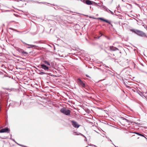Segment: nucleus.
I'll use <instances>...</instances> for the list:
<instances>
[{
  "instance_id": "2f4dec72",
  "label": "nucleus",
  "mask_w": 147,
  "mask_h": 147,
  "mask_svg": "<svg viewBox=\"0 0 147 147\" xmlns=\"http://www.w3.org/2000/svg\"><path fill=\"white\" fill-rule=\"evenodd\" d=\"M145 28L146 29V30L147 31V27H145Z\"/></svg>"
},
{
  "instance_id": "1a4fd4ad",
  "label": "nucleus",
  "mask_w": 147,
  "mask_h": 147,
  "mask_svg": "<svg viewBox=\"0 0 147 147\" xmlns=\"http://www.w3.org/2000/svg\"><path fill=\"white\" fill-rule=\"evenodd\" d=\"M41 66L42 68L45 70H47L49 69L48 67L46 66L44 64H42L41 65Z\"/></svg>"
},
{
  "instance_id": "7c9ffc66",
  "label": "nucleus",
  "mask_w": 147,
  "mask_h": 147,
  "mask_svg": "<svg viewBox=\"0 0 147 147\" xmlns=\"http://www.w3.org/2000/svg\"><path fill=\"white\" fill-rule=\"evenodd\" d=\"M104 66H105V67H109L107 66L106 65H104Z\"/></svg>"
},
{
  "instance_id": "473e14b6",
  "label": "nucleus",
  "mask_w": 147,
  "mask_h": 147,
  "mask_svg": "<svg viewBox=\"0 0 147 147\" xmlns=\"http://www.w3.org/2000/svg\"><path fill=\"white\" fill-rule=\"evenodd\" d=\"M49 46H50V47H52V46H51L50 45H49Z\"/></svg>"
},
{
  "instance_id": "e433bc0d",
  "label": "nucleus",
  "mask_w": 147,
  "mask_h": 147,
  "mask_svg": "<svg viewBox=\"0 0 147 147\" xmlns=\"http://www.w3.org/2000/svg\"><path fill=\"white\" fill-rule=\"evenodd\" d=\"M55 69H56V68Z\"/></svg>"
},
{
  "instance_id": "c756f323",
  "label": "nucleus",
  "mask_w": 147,
  "mask_h": 147,
  "mask_svg": "<svg viewBox=\"0 0 147 147\" xmlns=\"http://www.w3.org/2000/svg\"><path fill=\"white\" fill-rule=\"evenodd\" d=\"M90 145V146H94L95 147H96V146H95V145H91H91Z\"/></svg>"
},
{
  "instance_id": "c85d7f7f",
  "label": "nucleus",
  "mask_w": 147,
  "mask_h": 147,
  "mask_svg": "<svg viewBox=\"0 0 147 147\" xmlns=\"http://www.w3.org/2000/svg\"><path fill=\"white\" fill-rule=\"evenodd\" d=\"M52 46H53L54 47V50H55V46L53 45H52Z\"/></svg>"
},
{
  "instance_id": "a19ab883",
  "label": "nucleus",
  "mask_w": 147,
  "mask_h": 147,
  "mask_svg": "<svg viewBox=\"0 0 147 147\" xmlns=\"http://www.w3.org/2000/svg\"><path fill=\"white\" fill-rule=\"evenodd\" d=\"M55 45H57V44H55Z\"/></svg>"
},
{
  "instance_id": "39448f33",
  "label": "nucleus",
  "mask_w": 147,
  "mask_h": 147,
  "mask_svg": "<svg viewBox=\"0 0 147 147\" xmlns=\"http://www.w3.org/2000/svg\"><path fill=\"white\" fill-rule=\"evenodd\" d=\"M82 2L88 5H92L94 2L93 1H92L90 0H83Z\"/></svg>"
},
{
  "instance_id": "ddd939ff",
  "label": "nucleus",
  "mask_w": 147,
  "mask_h": 147,
  "mask_svg": "<svg viewBox=\"0 0 147 147\" xmlns=\"http://www.w3.org/2000/svg\"><path fill=\"white\" fill-rule=\"evenodd\" d=\"M21 52L22 53L24 54V55H27L28 54V53L24 51H22Z\"/></svg>"
},
{
  "instance_id": "f3484780",
  "label": "nucleus",
  "mask_w": 147,
  "mask_h": 147,
  "mask_svg": "<svg viewBox=\"0 0 147 147\" xmlns=\"http://www.w3.org/2000/svg\"><path fill=\"white\" fill-rule=\"evenodd\" d=\"M44 62L46 63L48 65H50V63L47 61H45Z\"/></svg>"
},
{
  "instance_id": "f257e3e1",
  "label": "nucleus",
  "mask_w": 147,
  "mask_h": 147,
  "mask_svg": "<svg viewBox=\"0 0 147 147\" xmlns=\"http://www.w3.org/2000/svg\"><path fill=\"white\" fill-rule=\"evenodd\" d=\"M130 31L136 34L142 38L146 37L147 38V36L146 33L142 31L136 29H131Z\"/></svg>"
},
{
  "instance_id": "dca6fc26",
  "label": "nucleus",
  "mask_w": 147,
  "mask_h": 147,
  "mask_svg": "<svg viewBox=\"0 0 147 147\" xmlns=\"http://www.w3.org/2000/svg\"><path fill=\"white\" fill-rule=\"evenodd\" d=\"M100 36H98L97 37H96V38L97 39H99L100 37H101L102 35H103V34L101 33H100Z\"/></svg>"
},
{
  "instance_id": "393cba45",
  "label": "nucleus",
  "mask_w": 147,
  "mask_h": 147,
  "mask_svg": "<svg viewBox=\"0 0 147 147\" xmlns=\"http://www.w3.org/2000/svg\"><path fill=\"white\" fill-rule=\"evenodd\" d=\"M105 37H106V38H107L108 39V40H110V38H109V37H108V36H105Z\"/></svg>"
},
{
  "instance_id": "5701e85b",
  "label": "nucleus",
  "mask_w": 147,
  "mask_h": 147,
  "mask_svg": "<svg viewBox=\"0 0 147 147\" xmlns=\"http://www.w3.org/2000/svg\"><path fill=\"white\" fill-rule=\"evenodd\" d=\"M11 139L14 142H15L17 144V143H17L16 141H15L14 140V139H12V138H11Z\"/></svg>"
},
{
  "instance_id": "6ab92c4d",
  "label": "nucleus",
  "mask_w": 147,
  "mask_h": 147,
  "mask_svg": "<svg viewBox=\"0 0 147 147\" xmlns=\"http://www.w3.org/2000/svg\"><path fill=\"white\" fill-rule=\"evenodd\" d=\"M73 134L74 135H78L76 132H74L73 133Z\"/></svg>"
},
{
  "instance_id": "9d476101",
  "label": "nucleus",
  "mask_w": 147,
  "mask_h": 147,
  "mask_svg": "<svg viewBox=\"0 0 147 147\" xmlns=\"http://www.w3.org/2000/svg\"><path fill=\"white\" fill-rule=\"evenodd\" d=\"M22 43L23 44H26V45H30V46H31V47H28V48H30L31 47H35V46L34 45H29V44H26V43L25 42H23V41H22Z\"/></svg>"
},
{
  "instance_id": "4c0bfd02",
  "label": "nucleus",
  "mask_w": 147,
  "mask_h": 147,
  "mask_svg": "<svg viewBox=\"0 0 147 147\" xmlns=\"http://www.w3.org/2000/svg\"><path fill=\"white\" fill-rule=\"evenodd\" d=\"M0 138H1V136H0Z\"/></svg>"
},
{
  "instance_id": "4be33fe9",
  "label": "nucleus",
  "mask_w": 147,
  "mask_h": 147,
  "mask_svg": "<svg viewBox=\"0 0 147 147\" xmlns=\"http://www.w3.org/2000/svg\"><path fill=\"white\" fill-rule=\"evenodd\" d=\"M124 84H125V85L126 86V87H129V86H128L127 85V84H126V83H125V82H124Z\"/></svg>"
},
{
  "instance_id": "37998d69",
  "label": "nucleus",
  "mask_w": 147,
  "mask_h": 147,
  "mask_svg": "<svg viewBox=\"0 0 147 147\" xmlns=\"http://www.w3.org/2000/svg\"><path fill=\"white\" fill-rule=\"evenodd\" d=\"M55 77H57V76L56 75Z\"/></svg>"
},
{
  "instance_id": "f704fd0d",
  "label": "nucleus",
  "mask_w": 147,
  "mask_h": 147,
  "mask_svg": "<svg viewBox=\"0 0 147 147\" xmlns=\"http://www.w3.org/2000/svg\"><path fill=\"white\" fill-rule=\"evenodd\" d=\"M82 135L84 137H85V136L84 135H83V134H82Z\"/></svg>"
},
{
  "instance_id": "20e7f679",
  "label": "nucleus",
  "mask_w": 147,
  "mask_h": 147,
  "mask_svg": "<svg viewBox=\"0 0 147 147\" xmlns=\"http://www.w3.org/2000/svg\"><path fill=\"white\" fill-rule=\"evenodd\" d=\"M77 82L82 87H84L85 86V84L80 78L78 79Z\"/></svg>"
},
{
  "instance_id": "aec40b11",
  "label": "nucleus",
  "mask_w": 147,
  "mask_h": 147,
  "mask_svg": "<svg viewBox=\"0 0 147 147\" xmlns=\"http://www.w3.org/2000/svg\"><path fill=\"white\" fill-rule=\"evenodd\" d=\"M58 54H59V55L61 57H64L63 56V55H61V54H59V53H58Z\"/></svg>"
},
{
  "instance_id": "79ce46f5",
  "label": "nucleus",
  "mask_w": 147,
  "mask_h": 147,
  "mask_svg": "<svg viewBox=\"0 0 147 147\" xmlns=\"http://www.w3.org/2000/svg\"><path fill=\"white\" fill-rule=\"evenodd\" d=\"M56 59H58L57 58H56Z\"/></svg>"
},
{
  "instance_id": "6e6552de",
  "label": "nucleus",
  "mask_w": 147,
  "mask_h": 147,
  "mask_svg": "<svg viewBox=\"0 0 147 147\" xmlns=\"http://www.w3.org/2000/svg\"><path fill=\"white\" fill-rule=\"evenodd\" d=\"M109 48L111 51H115L117 50H118L117 48L113 46H110L109 47Z\"/></svg>"
},
{
  "instance_id": "f8f14e48",
  "label": "nucleus",
  "mask_w": 147,
  "mask_h": 147,
  "mask_svg": "<svg viewBox=\"0 0 147 147\" xmlns=\"http://www.w3.org/2000/svg\"><path fill=\"white\" fill-rule=\"evenodd\" d=\"M134 133L136 134H137L138 135H139V136H143V137H144V136L143 134H140V133H139L134 132Z\"/></svg>"
},
{
  "instance_id": "c9c22d12",
  "label": "nucleus",
  "mask_w": 147,
  "mask_h": 147,
  "mask_svg": "<svg viewBox=\"0 0 147 147\" xmlns=\"http://www.w3.org/2000/svg\"><path fill=\"white\" fill-rule=\"evenodd\" d=\"M112 144H113V145L115 146L116 147V146H115V145L113 144V143L112 142Z\"/></svg>"
},
{
  "instance_id": "0eeeda50",
  "label": "nucleus",
  "mask_w": 147,
  "mask_h": 147,
  "mask_svg": "<svg viewBox=\"0 0 147 147\" xmlns=\"http://www.w3.org/2000/svg\"><path fill=\"white\" fill-rule=\"evenodd\" d=\"M9 129L8 128L6 127L4 129H2L0 130V133H5L7 132L8 131H9Z\"/></svg>"
},
{
  "instance_id": "423d86ee",
  "label": "nucleus",
  "mask_w": 147,
  "mask_h": 147,
  "mask_svg": "<svg viewBox=\"0 0 147 147\" xmlns=\"http://www.w3.org/2000/svg\"><path fill=\"white\" fill-rule=\"evenodd\" d=\"M97 19H98L100 20L103 21H104V22L108 23L109 24H110V25H111V26H112V25L110 21L104 19V18H97Z\"/></svg>"
},
{
  "instance_id": "a18cd8bd",
  "label": "nucleus",
  "mask_w": 147,
  "mask_h": 147,
  "mask_svg": "<svg viewBox=\"0 0 147 147\" xmlns=\"http://www.w3.org/2000/svg\"><path fill=\"white\" fill-rule=\"evenodd\" d=\"M141 93V94H142V93H141H141Z\"/></svg>"
},
{
  "instance_id": "4468645a",
  "label": "nucleus",
  "mask_w": 147,
  "mask_h": 147,
  "mask_svg": "<svg viewBox=\"0 0 147 147\" xmlns=\"http://www.w3.org/2000/svg\"><path fill=\"white\" fill-rule=\"evenodd\" d=\"M60 80L58 78H56V83H57L58 82H60Z\"/></svg>"
},
{
  "instance_id": "9b49d317",
  "label": "nucleus",
  "mask_w": 147,
  "mask_h": 147,
  "mask_svg": "<svg viewBox=\"0 0 147 147\" xmlns=\"http://www.w3.org/2000/svg\"><path fill=\"white\" fill-rule=\"evenodd\" d=\"M106 11H107L109 13H111L112 15H113L114 14V13L113 12H112V11H111L108 8L106 9Z\"/></svg>"
},
{
  "instance_id": "412c9836",
  "label": "nucleus",
  "mask_w": 147,
  "mask_h": 147,
  "mask_svg": "<svg viewBox=\"0 0 147 147\" xmlns=\"http://www.w3.org/2000/svg\"><path fill=\"white\" fill-rule=\"evenodd\" d=\"M17 144H18V145H19V146H22L23 147H24V145H22V144H19L18 143H17Z\"/></svg>"
},
{
  "instance_id": "b1692460",
  "label": "nucleus",
  "mask_w": 147,
  "mask_h": 147,
  "mask_svg": "<svg viewBox=\"0 0 147 147\" xmlns=\"http://www.w3.org/2000/svg\"><path fill=\"white\" fill-rule=\"evenodd\" d=\"M89 18H92L93 19H96V18H94V17H91V16H90V17H89Z\"/></svg>"
},
{
  "instance_id": "cd10ccee",
  "label": "nucleus",
  "mask_w": 147,
  "mask_h": 147,
  "mask_svg": "<svg viewBox=\"0 0 147 147\" xmlns=\"http://www.w3.org/2000/svg\"><path fill=\"white\" fill-rule=\"evenodd\" d=\"M125 120L127 122H128L129 121L126 119Z\"/></svg>"
},
{
  "instance_id": "a211bd4d",
  "label": "nucleus",
  "mask_w": 147,
  "mask_h": 147,
  "mask_svg": "<svg viewBox=\"0 0 147 147\" xmlns=\"http://www.w3.org/2000/svg\"><path fill=\"white\" fill-rule=\"evenodd\" d=\"M61 49H62V51H61V52L62 53L63 52H64V50H63V49L64 48V47H61Z\"/></svg>"
},
{
  "instance_id": "72a5a7b5",
  "label": "nucleus",
  "mask_w": 147,
  "mask_h": 147,
  "mask_svg": "<svg viewBox=\"0 0 147 147\" xmlns=\"http://www.w3.org/2000/svg\"><path fill=\"white\" fill-rule=\"evenodd\" d=\"M86 76L87 77H89L88 76V75H86Z\"/></svg>"
},
{
  "instance_id": "58836bf2",
  "label": "nucleus",
  "mask_w": 147,
  "mask_h": 147,
  "mask_svg": "<svg viewBox=\"0 0 147 147\" xmlns=\"http://www.w3.org/2000/svg\"><path fill=\"white\" fill-rule=\"evenodd\" d=\"M110 140L111 141V142H112V141H111V140Z\"/></svg>"
},
{
  "instance_id": "a878e982",
  "label": "nucleus",
  "mask_w": 147,
  "mask_h": 147,
  "mask_svg": "<svg viewBox=\"0 0 147 147\" xmlns=\"http://www.w3.org/2000/svg\"><path fill=\"white\" fill-rule=\"evenodd\" d=\"M1 67L3 68H5V66L3 65H2Z\"/></svg>"
},
{
  "instance_id": "bb28decb",
  "label": "nucleus",
  "mask_w": 147,
  "mask_h": 147,
  "mask_svg": "<svg viewBox=\"0 0 147 147\" xmlns=\"http://www.w3.org/2000/svg\"><path fill=\"white\" fill-rule=\"evenodd\" d=\"M121 118L123 120H125V119H126V118H124L123 117H121Z\"/></svg>"
},
{
  "instance_id": "ea45409f",
  "label": "nucleus",
  "mask_w": 147,
  "mask_h": 147,
  "mask_svg": "<svg viewBox=\"0 0 147 147\" xmlns=\"http://www.w3.org/2000/svg\"><path fill=\"white\" fill-rule=\"evenodd\" d=\"M57 70L58 71H59V69H57Z\"/></svg>"
},
{
  "instance_id": "c03bdc74",
  "label": "nucleus",
  "mask_w": 147,
  "mask_h": 147,
  "mask_svg": "<svg viewBox=\"0 0 147 147\" xmlns=\"http://www.w3.org/2000/svg\"><path fill=\"white\" fill-rule=\"evenodd\" d=\"M88 147V146H86L85 147Z\"/></svg>"
},
{
  "instance_id": "2eb2a0df",
  "label": "nucleus",
  "mask_w": 147,
  "mask_h": 147,
  "mask_svg": "<svg viewBox=\"0 0 147 147\" xmlns=\"http://www.w3.org/2000/svg\"><path fill=\"white\" fill-rule=\"evenodd\" d=\"M39 71V74H45V73L44 72L42 71H41L40 70H38Z\"/></svg>"
},
{
  "instance_id": "7ed1b4c3",
  "label": "nucleus",
  "mask_w": 147,
  "mask_h": 147,
  "mask_svg": "<svg viewBox=\"0 0 147 147\" xmlns=\"http://www.w3.org/2000/svg\"><path fill=\"white\" fill-rule=\"evenodd\" d=\"M71 121L72 123V125L74 127L78 128L79 127L80 125H78L76 122L74 120H71Z\"/></svg>"
},
{
  "instance_id": "f03ea898",
  "label": "nucleus",
  "mask_w": 147,
  "mask_h": 147,
  "mask_svg": "<svg viewBox=\"0 0 147 147\" xmlns=\"http://www.w3.org/2000/svg\"><path fill=\"white\" fill-rule=\"evenodd\" d=\"M61 113L66 115H70L71 111L69 109H66L65 108H63L60 110Z\"/></svg>"
}]
</instances>
